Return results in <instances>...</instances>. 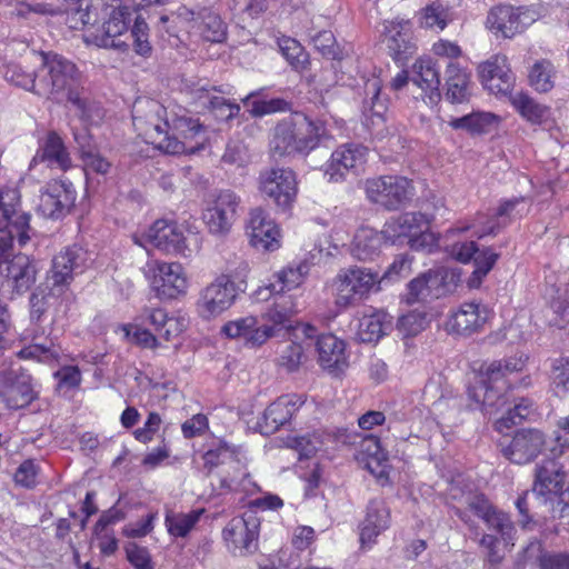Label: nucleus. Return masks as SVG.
<instances>
[{
	"instance_id": "1",
	"label": "nucleus",
	"mask_w": 569,
	"mask_h": 569,
	"mask_svg": "<svg viewBox=\"0 0 569 569\" xmlns=\"http://www.w3.org/2000/svg\"><path fill=\"white\" fill-rule=\"evenodd\" d=\"M2 74L9 83L39 98L57 102L67 99L84 122L102 117L99 104L86 96L78 67L61 54L41 51L31 59L6 64Z\"/></svg>"
},
{
	"instance_id": "2",
	"label": "nucleus",
	"mask_w": 569,
	"mask_h": 569,
	"mask_svg": "<svg viewBox=\"0 0 569 569\" xmlns=\"http://www.w3.org/2000/svg\"><path fill=\"white\" fill-rule=\"evenodd\" d=\"M150 119L144 134L151 142L169 154L194 153L203 149L206 129L199 119L188 116L187 111L167 114V109L156 101L148 102Z\"/></svg>"
},
{
	"instance_id": "3",
	"label": "nucleus",
	"mask_w": 569,
	"mask_h": 569,
	"mask_svg": "<svg viewBox=\"0 0 569 569\" xmlns=\"http://www.w3.org/2000/svg\"><path fill=\"white\" fill-rule=\"evenodd\" d=\"M566 472L555 459L543 460L536 467L533 489L540 495L547 511L555 517H563L569 508V483Z\"/></svg>"
},
{
	"instance_id": "4",
	"label": "nucleus",
	"mask_w": 569,
	"mask_h": 569,
	"mask_svg": "<svg viewBox=\"0 0 569 569\" xmlns=\"http://www.w3.org/2000/svg\"><path fill=\"white\" fill-rule=\"evenodd\" d=\"M323 134V126L307 118L298 123L282 121L274 128L272 149L280 156L292 152L308 153L319 144Z\"/></svg>"
},
{
	"instance_id": "5",
	"label": "nucleus",
	"mask_w": 569,
	"mask_h": 569,
	"mask_svg": "<svg viewBox=\"0 0 569 569\" xmlns=\"http://www.w3.org/2000/svg\"><path fill=\"white\" fill-rule=\"evenodd\" d=\"M429 228V220L421 212H406L389 219L382 231L385 242L396 244L408 239V243L415 250L422 249L430 244L431 234L426 231Z\"/></svg>"
},
{
	"instance_id": "6",
	"label": "nucleus",
	"mask_w": 569,
	"mask_h": 569,
	"mask_svg": "<svg viewBox=\"0 0 569 569\" xmlns=\"http://www.w3.org/2000/svg\"><path fill=\"white\" fill-rule=\"evenodd\" d=\"M296 338L303 337V342L312 343L316 339L319 365L329 373L338 376L348 368L345 342L331 333L317 336V329L309 323H299L293 329Z\"/></svg>"
},
{
	"instance_id": "7",
	"label": "nucleus",
	"mask_w": 569,
	"mask_h": 569,
	"mask_svg": "<svg viewBox=\"0 0 569 569\" xmlns=\"http://www.w3.org/2000/svg\"><path fill=\"white\" fill-rule=\"evenodd\" d=\"M149 242L168 253H177L183 257H191L201 249V239L192 232L183 233L176 222L157 220L148 231Z\"/></svg>"
},
{
	"instance_id": "8",
	"label": "nucleus",
	"mask_w": 569,
	"mask_h": 569,
	"mask_svg": "<svg viewBox=\"0 0 569 569\" xmlns=\"http://www.w3.org/2000/svg\"><path fill=\"white\" fill-rule=\"evenodd\" d=\"M106 10L108 18L101 29L89 36L87 40L101 48L127 49L129 43L124 37L130 23L134 20V11L129 6H122L119 0H114Z\"/></svg>"
},
{
	"instance_id": "9",
	"label": "nucleus",
	"mask_w": 569,
	"mask_h": 569,
	"mask_svg": "<svg viewBox=\"0 0 569 569\" xmlns=\"http://www.w3.org/2000/svg\"><path fill=\"white\" fill-rule=\"evenodd\" d=\"M368 199L388 210H397L415 194L412 182L399 176H382L366 182Z\"/></svg>"
},
{
	"instance_id": "10",
	"label": "nucleus",
	"mask_w": 569,
	"mask_h": 569,
	"mask_svg": "<svg viewBox=\"0 0 569 569\" xmlns=\"http://www.w3.org/2000/svg\"><path fill=\"white\" fill-rule=\"evenodd\" d=\"M203 468L210 473L213 468L222 465H228L231 469L226 475H221L219 478L218 489L220 491L236 490L238 487V480L241 477H246V467L240 458V448L231 446L223 440H219L218 443L206 451L202 456Z\"/></svg>"
},
{
	"instance_id": "11",
	"label": "nucleus",
	"mask_w": 569,
	"mask_h": 569,
	"mask_svg": "<svg viewBox=\"0 0 569 569\" xmlns=\"http://www.w3.org/2000/svg\"><path fill=\"white\" fill-rule=\"evenodd\" d=\"M30 214L21 210V197L17 188L0 189V233L17 237L20 247L30 240Z\"/></svg>"
},
{
	"instance_id": "12",
	"label": "nucleus",
	"mask_w": 569,
	"mask_h": 569,
	"mask_svg": "<svg viewBox=\"0 0 569 569\" xmlns=\"http://www.w3.org/2000/svg\"><path fill=\"white\" fill-rule=\"evenodd\" d=\"M260 191L282 212L291 209L298 193L296 173L289 168L264 170L259 177Z\"/></svg>"
},
{
	"instance_id": "13",
	"label": "nucleus",
	"mask_w": 569,
	"mask_h": 569,
	"mask_svg": "<svg viewBox=\"0 0 569 569\" xmlns=\"http://www.w3.org/2000/svg\"><path fill=\"white\" fill-rule=\"evenodd\" d=\"M38 393L32 377L22 367H10L0 371V400L8 409L19 410L28 407Z\"/></svg>"
},
{
	"instance_id": "14",
	"label": "nucleus",
	"mask_w": 569,
	"mask_h": 569,
	"mask_svg": "<svg viewBox=\"0 0 569 569\" xmlns=\"http://www.w3.org/2000/svg\"><path fill=\"white\" fill-rule=\"evenodd\" d=\"M379 276L370 269L351 267L341 270L335 279L336 305L348 307L362 299L377 283Z\"/></svg>"
},
{
	"instance_id": "15",
	"label": "nucleus",
	"mask_w": 569,
	"mask_h": 569,
	"mask_svg": "<svg viewBox=\"0 0 569 569\" xmlns=\"http://www.w3.org/2000/svg\"><path fill=\"white\" fill-rule=\"evenodd\" d=\"M501 371L500 360L492 361L483 369L479 379L468 388L469 398L489 415L500 410L507 402L502 388L495 386L500 381Z\"/></svg>"
},
{
	"instance_id": "16",
	"label": "nucleus",
	"mask_w": 569,
	"mask_h": 569,
	"mask_svg": "<svg viewBox=\"0 0 569 569\" xmlns=\"http://www.w3.org/2000/svg\"><path fill=\"white\" fill-rule=\"evenodd\" d=\"M36 261L26 254H16L10 262L0 264V292L13 298L27 292L37 280Z\"/></svg>"
},
{
	"instance_id": "17",
	"label": "nucleus",
	"mask_w": 569,
	"mask_h": 569,
	"mask_svg": "<svg viewBox=\"0 0 569 569\" xmlns=\"http://www.w3.org/2000/svg\"><path fill=\"white\" fill-rule=\"evenodd\" d=\"M531 203L526 197H515L511 199H503L497 207L496 213L492 218L479 216L475 223V234L478 238L485 236H495L502 228L510 224L513 220L527 216L530 211Z\"/></svg>"
},
{
	"instance_id": "18",
	"label": "nucleus",
	"mask_w": 569,
	"mask_h": 569,
	"mask_svg": "<svg viewBox=\"0 0 569 569\" xmlns=\"http://www.w3.org/2000/svg\"><path fill=\"white\" fill-rule=\"evenodd\" d=\"M237 297L236 284L229 276L221 274L200 293L198 310L202 318L210 319L228 310Z\"/></svg>"
},
{
	"instance_id": "19",
	"label": "nucleus",
	"mask_w": 569,
	"mask_h": 569,
	"mask_svg": "<svg viewBox=\"0 0 569 569\" xmlns=\"http://www.w3.org/2000/svg\"><path fill=\"white\" fill-rule=\"evenodd\" d=\"M240 198L231 190H221L203 211V221L212 234L228 233L236 221Z\"/></svg>"
},
{
	"instance_id": "20",
	"label": "nucleus",
	"mask_w": 569,
	"mask_h": 569,
	"mask_svg": "<svg viewBox=\"0 0 569 569\" xmlns=\"http://www.w3.org/2000/svg\"><path fill=\"white\" fill-rule=\"evenodd\" d=\"M76 198L77 192L70 181L52 180L41 192L38 209L46 218L61 219L70 213Z\"/></svg>"
},
{
	"instance_id": "21",
	"label": "nucleus",
	"mask_w": 569,
	"mask_h": 569,
	"mask_svg": "<svg viewBox=\"0 0 569 569\" xmlns=\"http://www.w3.org/2000/svg\"><path fill=\"white\" fill-rule=\"evenodd\" d=\"M536 21V12L526 8L498 6L487 17L488 28L503 38H512Z\"/></svg>"
},
{
	"instance_id": "22",
	"label": "nucleus",
	"mask_w": 569,
	"mask_h": 569,
	"mask_svg": "<svg viewBox=\"0 0 569 569\" xmlns=\"http://www.w3.org/2000/svg\"><path fill=\"white\" fill-rule=\"evenodd\" d=\"M258 522L256 518H233L222 531L228 549L234 556L253 553L258 549Z\"/></svg>"
},
{
	"instance_id": "23",
	"label": "nucleus",
	"mask_w": 569,
	"mask_h": 569,
	"mask_svg": "<svg viewBox=\"0 0 569 569\" xmlns=\"http://www.w3.org/2000/svg\"><path fill=\"white\" fill-rule=\"evenodd\" d=\"M546 445L545 435L538 429L518 430L510 443L502 449L503 456L513 463L523 465L535 460Z\"/></svg>"
},
{
	"instance_id": "24",
	"label": "nucleus",
	"mask_w": 569,
	"mask_h": 569,
	"mask_svg": "<svg viewBox=\"0 0 569 569\" xmlns=\"http://www.w3.org/2000/svg\"><path fill=\"white\" fill-rule=\"evenodd\" d=\"M247 234L250 244L258 250L274 251L280 248V231L261 208L250 211Z\"/></svg>"
},
{
	"instance_id": "25",
	"label": "nucleus",
	"mask_w": 569,
	"mask_h": 569,
	"mask_svg": "<svg viewBox=\"0 0 569 569\" xmlns=\"http://www.w3.org/2000/svg\"><path fill=\"white\" fill-rule=\"evenodd\" d=\"M86 262L87 251L78 246L67 247L53 257L48 281L53 287L68 286L74 273L82 272Z\"/></svg>"
},
{
	"instance_id": "26",
	"label": "nucleus",
	"mask_w": 569,
	"mask_h": 569,
	"mask_svg": "<svg viewBox=\"0 0 569 569\" xmlns=\"http://www.w3.org/2000/svg\"><path fill=\"white\" fill-rule=\"evenodd\" d=\"M478 72L482 84L492 93L508 94L515 84V76L512 74L507 57L496 54L480 63Z\"/></svg>"
},
{
	"instance_id": "27",
	"label": "nucleus",
	"mask_w": 569,
	"mask_h": 569,
	"mask_svg": "<svg viewBox=\"0 0 569 569\" xmlns=\"http://www.w3.org/2000/svg\"><path fill=\"white\" fill-rule=\"evenodd\" d=\"M368 148L358 143H347L336 149L325 174L329 181H339L349 171H358L367 161Z\"/></svg>"
},
{
	"instance_id": "28",
	"label": "nucleus",
	"mask_w": 569,
	"mask_h": 569,
	"mask_svg": "<svg viewBox=\"0 0 569 569\" xmlns=\"http://www.w3.org/2000/svg\"><path fill=\"white\" fill-rule=\"evenodd\" d=\"M306 397L302 395H284L274 400L264 410L258 426L260 432L270 435L279 430L292 418L295 412L305 403Z\"/></svg>"
},
{
	"instance_id": "29",
	"label": "nucleus",
	"mask_w": 569,
	"mask_h": 569,
	"mask_svg": "<svg viewBox=\"0 0 569 569\" xmlns=\"http://www.w3.org/2000/svg\"><path fill=\"white\" fill-rule=\"evenodd\" d=\"M152 288L161 299H174L184 293L187 278L182 266L176 262L158 263L152 279Z\"/></svg>"
},
{
	"instance_id": "30",
	"label": "nucleus",
	"mask_w": 569,
	"mask_h": 569,
	"mask_svg": "<svg viewBox=\"0 0 569 569\" xmlns=\"http://www.w3.org/2000/svg\"><path fill=\"white\" fill-rule=\"evenodd\" d=\"M489 310L475 302H465L447 321V330L461 336H470L480 330L488 320Z\"/></svg>"
},
{
	"instance_id": "31",
	"label": "nucleus",
	"mask_w": 569,
	"mask_h": 569,
	"mask_svg": "<svg viewBox=\"0 0 569 569\" xmlns=\"http://www.w3.org/2000/svg\"><path fill=\"white\" fill-rule=\"evenodd\" d=\"M221 332L232 339H242L248 347H259L273 336V328L258 327L257 318L249 316L227 322Z\"/></svg>"
},
{
	"instance_id": "32",
	"label": "nucleus",
	"mask_w": 569,
	"mask_h": 569,
	"mask_svg": "<svg viewBox=\"0 0 569 569\" xmlns=\"http://www.w3.org/2000/svg\"><path fill=\"white\" fill-rule=\"evenodd\" d=\"M310 271V264L307 261H301L296 266L289 264L273 274L271 280L266 287L258 290V295L267 299L266 292L269 296H279L284 291L298 288L307 278Z\"/></svg>"
},
{
	"instance_id": "33",
	"label": "nucleus",
	"mask_w": 569,
	"mask_h": 569,
	"mask_svg": "<svg viewBox=\"0 0 569 569\" xmlns=\"http://www.w3.org/2000/svg\"><path fill=\"white\" fill-rule=\"evenodd\" d=\"M390 525V510L382 499L369 501L367 512L360 527L362 545L375 542L376 538L387 530Z\"/></svg>"
},
{
	"instance_id": "34",
	"label": "nucleus",
	"mask_w": 569,
	"mask_h": 569,
	"mask_svg": "<svg viewBox=\"0 0 569 569\" xmlns=\"http://www.w3.org/2000/svg\"><path fill=\"white\" fill-rule=\"evenodd\" d=\"M34 162H46L48 167L67 171L71 166V157L63 139L56 132L49 131L42 140L34 158Z\"/></svg>"
},
{
	"instance_id": "35",
	"label": "nucleus",
	"mask_w": 569,
	"mask_h": 569,
	"mask_svg": "<svg viewBox=\"0 0 569 569\" xmlns=\"http://www.w3.org/2000/svg\"><path fill=\"white\" fill-rule=\"evenodd\" d=\"M383 240L382 231L369 227L359 228L353 236L350 252L358 260H372L379 256Z\"/></svg>"
},
{
	"instance_id": "36",
	"label": "nucleus",
	"mask_w": 569,
	"mask_h": 569,
	"mask_svg": "<svg viewBox=\"0 0 569 569\" xmlns=\"http://www.w3.org/2000/svg\"><path fill=\"white\" fill-rule=\"evenodd\" d=\"M446 99L451 103H462L470 97V76L457 63L450 62L446 71Z\"/></svg>"
},
{
	"instance_id": "37",
	"label": "nucleus",
	"mask_w": 569,
	"mask_h": 569,
	"mask_svg": "<svg viewBox=\"0 0 569 569\" xmlns=\"http://www.w3.org/2000/svg\"><path fill=\"white\" fill-rule=\"evenodd\" d=\"M194 33L209 42H222L227 37V26L220 16L209 8L197 11Z\"/></svg>"
},
{
	"instance_id": "38",
	"label": "nucleus",
	"mask_w": 569,
	"mask_h": 569,
	"mask_svg": "<svg viewBox=\"0 0 569 569\" xmlns=\"http://www.w3.org/2000/svg\"><path fill=\"white\" fill-rule=\"evenodd\" d=\"M388 109V99L381 96V82L372 78L365 83V98L362 101V114L367 121L375 123V119L382 120Z\"/></svg>"
},
{
	"instance_id": "39",
	"label": "nucleus",
	"mask_w": 569,
	"mask_h": 569,
	"mask_svg": "<svg viewBox=\"0 0 569 569\" xmlns=\"http://www.w3.org/2000/svg\"><path fill=\"white\" fill-rule=\"evenodd\" d=\"M410 80L423 91H430L431 100L440 97L439 71L431 59H418L412 66Z\"/></svg>"
},
{
	"instance_id": "40",
	"label": "nucleus",
	"mask_w": 569,
	"mask_h": 569,
	"mask_svg": "<svg viewBox=\"0 0 569 569\" xmlns=\"http://www.w3.org/2000/svg\"><path fill=\"white\" fill-rule=\"evenodd\" d=\"M410 22L391 20L385 22V41L395 58L409 52Z\"/></svg>"
},
{
	"instance_id": "41",
	"label": "nucleus",
	"mask_w": 569,
	"mask_h": 569,
	"mask_svg": "<svg viewBox=\"0 0 569 569\" xmlns=\"http://www.w3.org/2000/svg\"><path fill=\"white\" fill-rule=\"evenodd\" d=\"M389 328V316L383 311H376L359 320L357 336L362 342H377Z\"/></svg>"
},
{
	"instance_id": "42",
	"label": "nucleus",
	"mask_w": 569,
	"mask_h": 569,
	"mask_svg": "<svg viewBox=\"0 0 569 569\" xmlns=\"http://www.w3.org/2000/svg\"><path fill=\"white\" fill-rule=\"evenodd\" d=\"M497 123L498 117L491 112H473L449 121L453 129H463L472 134L488 132Z\"/></svg>"
},
{
	"instance_id": "43",
	"label": "nucleus",
	"mask_w": 569,
	"mask_h": 569,
	"mask_svg": "<svg viewBox=\"0 0 569 569\" xmlns=\"http://www.w3.org/2000/svg\"><path fill=\"white\" fill-rule=\"evenodd\" d=\"M509 100L513 108L528 121L532 123H541L548 114V108L538 103L525 92L515 94L508 93Z\"/></svg>"
},
{
	"instance_id": "44",
	"label": "nucleus",
	"mask_w": 569,
	"mask_h": 569,
	"mask_svg": "<svg viewBox=\"0 0 569 569\" xmlns=\"http://www.w3.org/2000/svg\"><path fill=\"white\" fill-rule=\"evenodd\" d=\"M450 497L453 500H459L461 506H465L482 520H485L493 509L490 501L482 493H476L472 491L462 492L458 486L451 487Z\"/></svg>"
},
{
	"instance_id": "45",
	"label": "nucleus",
	"mask_w": 569,
	"mask_h": 569,
	"mask_svg": "<svg viewBox=\"0 0 569 569\" xmlns=\"http://www.w3.org/2000/svg\"><path fill=\"white\" fill-rule=\"evenodd\" d=\"M453 20L452 13L441 0H436L426 6L421 11V24L426 28L443 30Z\"/></svg>"
},
{
	"instance_id": "46",
	"label": "nucleus",
	"mask_w": 569,
	"mask_h": 569,
	"mask_svg": "<svg viewBox=\"0 0 569 569\" xmlns=\"http://www.w3.org/2000/svg\"><path fill=\"white\" fill-rule=\"evenodd\" d=\"M197 91L206 93L208 99L207 107L216 119L221 121H229L239 114V104L230 102L223 97L211 96L210 90L206 87H200L197 89Z\"/></svg>"
},
{
	"instance_id": "47",
	"label": "nucleus",
	"mask_w": 569,
	"mask_h": 569,
	"mask_svg": "<svg viewBox=\"0 0 569 569\" xmlns=\"http://www.w3.org/2000/svg\"><path fill=\"white\" fill-rule=\"evenodd\" d=\"M203 510H193L189 513L170 512L166 517V525L170 535L186 537L199 521Z\"/></svg>"
},
{
	"instance_id": "48",
	"label": "nucleus",
	"mask_w": 569,
	"mask_h": 569,
	"mask_svg": "<svg viewBox=\"0 0 569 569\" xmlns=\"http://www.w3.org/2000/svg\"><path fill=\"white\" fill-rule=\"evenodd\" d=\"M279 48L282 56L296 71L301 72L307 69L309 64L308 53L297 40L283 38L279 41Z\"/></svg>"
},
{
	"instance_id": "49",
	"label": "nucleus",
	"mask_w": 569,
	"mask_h": 569,
	"mask_svg": "<svg viewBox=\"0 0 569 569\" xmlns=\"http://www.w3.org/2000/svg\"><path fill=\"white\" fill-rule=\"evenodd\" d=\"M302 342H290L280 352L279 365L283 367L288 372H293L306 360L305 348L311 345L310 341L303 342L305 338L300 337Z\"/></svg>"
},
{
	"instance_id": "50",
	"label": "nucleus",
	"mask_w": 569,
	"mask_h": 569,
	"mask_svg": "<svg viewBox=\"0 0 569 569\" xmlns=\"http://www.w3.org/2000/svg\"><path fill=\"white\" fill-rule=\"evenodd\" d=\"M553 69L550 61L536 62L529 72V82L539 92H548L553 88Z\"/></svg>"
},
{
	"instance_id": "51",
	"label": "nucleus",
	"mask_w": 569,
	"mask_h": 569,
	"mask_svg": "<svg viewBox=\"0 0 569 569\" xmlns=\"http://www.w3.org/2000/svg\"><path fill=\"white\" fill-rule=\"evenodd\" d=\"M286 445L298 452L299 459H309L321 449L323 441L320 435L312 433L301 437H288Z\"/></svg>"
},
{
	"instance_id": "52",
	"label": "nucleus",
	"mask_w": 569,
	"mask_h": 569,
	"mask_svg": "<svg viewBox=\"0 0 569 569\" xmlns=\"http://www.w3.org/2000/svg\"><path fill=\"white\" fill-rule=\"evenodd\" d=\"M148 26L140 19L134 18V24L130 31L127 32L124 40L128 42L129 39L133 40L134 50L141 56H147L151 51L150 43L148 41Z\"/></svg>"
},
{
	"instance_id": "53",
	"label": "nucleus",
	"mask_w": 569,
	"mask_h": 569,
	"mask_svg": "<svg viewBox=\"0 0 569 569\" xmlns=\"http://www.w3.org/2000/svg\"><path fill=\"white\" fill-rule=\"evenodd\" d=\"M483 521L490 529L498 531L505 541L509 542L513 538L515 526L507 513L493 508Z\"/></svg>"
},
{
	"instance_id": "54",
	"label": "nucleus",
	"mask_w": 569,
	"mask_h": 569,
	"mask_svg": "<svg viewBox=\"0 0 569 569\" xmlns=\"http://www.w3.org/2000/svg\"><path fill=\"white\" fill-rule=\"evenodd\" d=\"M297 312L295 305L288 298L280 296L266 312L267 320L274 325H284Z\"/></svg>"
},
{
	"instance_id": "55",
	"label": "nucleus",
	"mask_w": 569,
	"mask_h": 569,
	"mask_svg": "<svg viewBox=\"0 0 569 569\" xmlns=\"http://www.w3.org/2000/svg\"><path fill=\"white\" fill-rule=\"evenodd\" d=\"M551 380L558 395L569 391V356L560 357L552 361Z\"/></svg>"
},
{
	"instance_id": "56",
	"label": "nucleus",
	"mask_w": 569,
	"mask_h": 569,
	"mask_svg": "<svg viewBox=\"0 0 569 569\" xmlns=\"http://www.w3.org/2000/svg\"><path fill=\"white\" fill-rule=\"evenodd\" d=\"M431 279L437 280V274L432 271L425 272L412 279L408 283L407 302L411 305L427 297L430 292L429 281Z\"/></svg>"
},
{
	"instance_id": "57",
	"label": "nucleus",
	"mask_w": 569,
	"mask_h": 569,
	"mask_svg": "<svg viewBox=\"0 0 569 569\" xmlns=\"http://www.w3.org/2000/svg\"><path fill=\"white\" fill-rule=\"evenodd\" d=\"M197 12L187 8L186 6H180L170 16H161L160 24H167L168 22H178L180 27L187 32H193L197 26Z\"/></svg>"
},
{
	"instance_id": "58",
	"label": "nucleus",
	"mask_w": 569,
	"mask_h": 569,
	"mask_svg": "<svg viewBox=\"0 0 569 569\" xmlns=\"http://www.w3.org/2000/svg\"><path fill=\"white\" fill-rule=\"evenodd\" d=\"M425 325L426 316L412 311L399 318L397 327L405 337H413L425 329Z\"/></svg>"
},
{
	"instance_id": "59",
	"label": "nucleus",
	"mask_w": 569,
	"mask_h": 569,
	"mask_svg": "<svg viewBox=\"0 0 569 569\" xmlns=\"http://www.w3.org/2000/svg\"><path fill=\"white\" fill-rule=\"evenodd\" d=\"M312 42L316 49L328 59L339 58V47L336 43L335 36L329 30L318 32L313 38Z\"/></svg>"
},
{
	"instance_id": "60",
	"label": "nucleus",
	"mask_w": 569,
	"mask_h": 569,
	"mask_svg": "<svg viewBox=\"0 0 569 569\" xmlns=\"http://www.w3.org/2000/svg\"><path fill=\"white\" fill-rule=\"evenodd\" d=\"M535 502L543 505L541 496L537 495L533 488L531 492L525 491L516 501V507L519 513L522 516L520 523L523 528L528 526L533 517V515H530V512L535 508Z\"/></svg>"
},
{
	"instance_id": "61",
	"label": "nucleus",
	"mask_w": 569,
	"mask_h": 569,
	"mask_svg": "<svg viewBox=\"0 0 569 569\" xmlns=\"http://www.w3.org/2000/svg\"><path fill=\"white\" fill-rule=\"evenodd\" d=\"M537 563L539 569H569V553L542 551Z\"/></svg>"
},
{
	"instance_id": "62",
	"label": "nucleus",
	"mask_w": 569,
	"mask_h": 569,
	"mask_svg": "<svg viewBox=\"0 0 569 569\" xmlns=\"http://www.w3.org/2000/svg\"><path fill=\"white\" fill-rule=\"evenodd\" d=\"M533 411V403L529 399H521L512 409L508 410L507 417H502L500 423L505 427L520 423Z\"/></svg>"
},
{
	"instance_id": "63",
	"label": "nucleus",
	"mask_w": 569,
	"mask_h": 569,
	"mask_svg": "<svg viewBox=\"0 0 569 569\" xmlns=\"http://www.w3.org/2000/svg\"><path fill=\"white\" fill-rule=\"evenodd\" d=\"M126 553L128 561L136 569H153L151 563V557L146 548L140 547L136 543H129L126 547Z\"/></svg>"
},
{
	"instance_id": "64",
	"label": "nucleus",
	"mask_w": 569,
	"mask_h": 569,
	"mask_svg": "<svg viewBox=\"0 0 569 569\" xmlns=\"http://www.w3.org/2000/svg\"><path fill=\"white\" fill-rule=\"evenodd\" d=\"M412 259L408 254H399L393 262L385 271L381 280H395L401 277H407L411 272Z\"/></svg>"
}]
</instances>
